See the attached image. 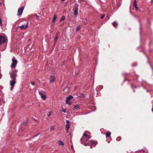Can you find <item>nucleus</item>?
Instances as JSON below:
<instances>
[{"label": "nucleus", "instance_id": "1", "mask_svg": "<svg viewBox=\"0 0 153 153\" xmlns=\"http://www.w3.org/2000/svg\"><path fill=\"white\" fill-rule=\"evenodd\" d=\"M10 78L12 79H16V76H17L16 73L13 71H11L10 72Z\"/></svg>", "mask_w": 153, "mask_h": 153}, {"label": "nucleus", "instance_id": "2", "mask_svg": "<svg viewBox=\"0 0 153 153\" xmlns=\"http://www.w3.org/2000/svg\"><path fill=\"white\" fill-rule=\"evenodd\" d=\"M17 63V61L15 58L13 57L12 59V62L11 64L10 67L11 68H15L16 66Z\"/></svg>", "mask_w": 153, "mask_h": 153}, {"label": "nucleus", "instance_id": "3", "mask_svg": "<svg viewBox=\"0 0 153 153\" xmlns=\"http://www.w3.org/2000/svg\"><path fill=\"white\" fill-rule=\"evenodd\" d=\"M73 96L71 95H70L66 99V103L67 104H68L69 105H71V103L69 102L70 100H72L73 98Z\"/></svg>", "mask_w": 153, "mask_h": 153}, {"label": "nucleus", "instance_id": "4", "mask_svg": "<svg viewBox=\"0 0 153 153\" xmlns=\"http://www.w3.org/2000/svg\"><path fill=\"white\" fill-rule=\"evenodd\" d=\"M24 7H22L19 8L18 11L17 15L18 16H21L22 13V12L24 10Z\"/></svg>", "mask_w": 153, "mask_h": 153}, {"label": "nucleus", "instance_id": "5", "mask_svg": "<svg viewBox=\"0 0 153 153\" xmlns=\"http://www.w3.org/2000/svg\"><path fill=\"white\" fill-rule=\"evenodd\" d=\"M6 39L4 36H0V45L6 42Z\"/></svg>", "mask_w": 153, "mask_h": 153}, {"label": "nucleus", "instance_id": "6", "mask_svg": "<svg viewBox=\"0 0 153 153\" xmlns=\"http://www.w3.org/2000/svg\"><path fill=\"white\" fill-rule=\"evenodd\" d=\"M10 82V84L11 85V90H12L14 87V85L16 83V79H12Z\"/></svg>", "mask_w": 153, "mask_h": 153}, {"label": "nucleus", "instance_id": "7", "mask_svg": "<svg viewBox=\"0 0 153 153\" xmlns=\"http://www.w3.org/2000/svg\"><path fill=\"white\" fill-rule=\"evenodd\" d=\"M28 26V22H27L26 24V25H22L20 26H18L19 27H20V29L22 30L25 29Z\"/></svg>", "mask_w": 153, "mask_h": 153}, {"label": "nucleus", "instance_id": "8", "mask_svg": "<svg viewBox=\"0 0 153 153\" xmlns=\"http://www.w3.org/2000/svg\"><path fill=\"white\" fill-rule=\"evenodd\" d=\"M39 94L41 96L42 98L44 100H45L46 99V96L45 95L43 94L42 92L39 91Z\"/></svg>", "mask_w": 153, "mask_h": 153}, {"label": "nucleus", "instance_id": "9", "mask_svg": "<svg viewBox=\"0 0 153 153\" xmlns=\"http://www.w3.org/2000/svg\"><path fill=\"white\" fill-rule=\"evenodd\" d=\"M78 8L76 7H75L74 8V14L76 15V16H77L78 14Z\"/></svg>", "mask_w": 153, "mask_h": 153}, {"label": "nucleus", "instance_id": "10", "mask_svg": "<svg viewBox=\"0 0 153 153\" xmlns=\"http://www.w3.org/2000/svg\"><path fill=\"white\" fill-rule=\"evenodd\" d=\"M55 77L53 76H51L50 78V83H52L54 81Z\"/></svg>", "mask_w": 153, "mask_h": 153}, {"label": "nucleus", "instance_id": "11", "mask_svg": "<svg viewBox=\"0 0 153 153\" xmlns=\"http://www.w3.org/2000/svg\"><path fill=\"white\" fill-rule=\"evenodd\" d=\"M59 34V33H57L56 35V37L55 38V39H54V43L55 44L57 40H58V38Z\"/></svg>", "mask_w": 153, "mask_h": 153}, {"label": "nucleus", "instance_id": "12", "mask_svg": "<svg viewBox=\"0 0 153 153\" xmlns=\"http://www.w3.org/2000/svg\"><path fill=\"white\" fill-rule=\"evenodd\" d=\"M134 6L135 7L137 10H138L139 9V7H137V5L136 0H134V3L133 4Z\"/></svg>", "mask_w": 153, "mask_h": 153}, {"label": "nucleus", "instance_id": "13", "mask_svg": "<svg viewBox=\"0 0 153 153\" xmlns=\"http://www.w3.org/2000/svg\"><path fill=\"white\" fill-rule=\"evenodd\" d=\"M74 107L73 108L74 110L78 109L79 107V105H74Z\"/></svg>", "mask_w": 153, "mask_h": 153}, {"label": "nucleus", "instance_id": "14", "mask_svg": "<svg viewBox=\"0 0 153 153\" xmlns=\"http://www.w3.org/2000/svg\"><path fill=\"white\" fill-rule=\"evenodd\" d=\"M112 24L115 28L117 27L118 25V23L117 22H114L112 23Z\"/></svg>", "mask_w": 153, "mask_h": 153}, {"label": "nucleus", "instance_id": "15", "mask_svg": "<svg viewBox=\"0 0 153 153\" xmlns=\"http://www.w3.org/2000/svg\"><path fill=\"white\" fill-rule=\"evenodd\" d=\"M58 144L59 145L63 146L64 145L63 142L61 140H59L58 142Z\"/></svg>", "mask_w": 153, "mask_h": 153}, {"label": "nucleus", "instance_id": "16", "mask_svg": "<svg viewBox=\"0 0 153 153\" xmlns=\"http://www.w3.org/2000/svg\"><path fill=\"white\" fill-rule=\"evenodd\" d=\"M56 18V14H54L53 18V19L52 20V22H54L55 21V19Z\"/></svg>", "mask_w": 153, "mask_h": 153}, {"label": "nucleus", "instance_id": "17", "mask_svg": "<svg viewBox=\"0 0 153 153\" xmlns=\"http://www.w3.org/2000/svg\"><path fill=\"white\" fill-rule=\"evenodd\" d=\"M69 90V89L68 88H65L64 90V91L65 93L68 92Z\"/></svg>", "mask_w": 153, "mask_h": 153}, {"label": "nucleus", "instance_id": "18", "mask_svg": "<svg viewBox=\"0 0 153 153\" xmlns=\"http://www.w3.org/2000/svg\"><path fill=\"white\" fill-rule=\"evenodd\" d=\"M111 133L109 131H108L107 132V133L106 134V137H110L111 135Z\"/></svg>", "mask_w": 153, "mask_h": 153}, {"label": "nucleus", "instance_id": "19", "mask_svg": "<svg viewBox=\"0 0 153 153\" xmlns=\"http://www.w3.org/2000/svg\"><path fill=\"white\" fill-rule=\"evenodd\" d=\"M55 126H52L50 127L51 131L53 130L54 129Z\"/></svg>", "mask_w": 153, "mask_h": 153}, {"label": "nucleus", "instance_id": "20", "mask_svg": "<svg viewBox=\"0 0 153 153\" xmlns=\"http://www.w3.org/2000/svg\"><path fill=\"white\" fill-rule=\"evenodd\" d=\"M70 128V124H67L66 125V130H68Z\"/></svg>", "mask_w": 153, "mask_h": 153}, {"label": "nucleus", "instance_id": "21", "mask_svg": "<svg viewBox=\"0 0 153 153\" xmlns=\"http://www.w3.org/2000/svg\"><path fill=\"white\" fill-rule=\"evenodd\" d=\"M65 19V16H63L62 17L60 20V22L64 20Z\"/></svg>", "mask_w": 153, "mask_h": 153}, {"label": "nucleus", "instance_id": "22", "mask_svg": "<svg viewBox=\"0 0 153 153\" xmlns=\"http://www.w3.org/2000/svg\"><path fill=\"white\" fill-rule=\"evenodd\" d=\"M80 27L79 26H77L76 28V31H78L80 29Z\"/></svg>", "mask_w": 153, "mask_h": 153}, {"label": "nucleus", "instance_id": "23", "mask_svg": "<svg viewBox=\"0 0 153 153\" xmlns=\"http://www.w3.org/2000/svg\"><path fill=\"white\" fill-rule=\"evenodd\" d=\"M91 143L93 144H94V145H95V144H96V142H94V141L93 140H91L90 141Z\"/></svg>", "mask_w": 153, "mask_h": 153}, {"label": "nucleus", "instance_id": "24", "mask_svg": "<svg viewBox=\"0 0 153 153\" xmlns=\"http://www.w3.org/2000/svg\"><path fill=\"white\" fill-rule=\"evenodd\" d=\"M121 139V137H117V140H118V141H120V140Z\"/></svg>", "mask_w": 153, "mask_h": 153}, {"label": "nucleus", "instance_id": "25", "mask_svg": "<svg viewBox=\"0 0 153 153\" xmlns=\"http://www.w3.org/2000/svg\"><path fill=\"white\" fill-rule=\"evenodd\" d=\"M101 19H103L104 17L105 16V14L103 15V14H101Z\"/></svg>", "mask_w": 153, "mask_h": 153}, {"label": "nucleus", "instance_id": "26", "mask_svg": "<svg viewBox=\"0 0 153 153\" xmlns=\"http://www.w3.org/2000/svg\"><path fill=\"white\" fill-rule=\"evenodd\" d=\"M30 83L33 85H34L35 84L34 82H33L32 81H31L30 82Z\"/></svg>", "mask_w": 153, "mask_h": 153}, {"label": "nucleus", "instance_id": "27", "mask_svg": "<svg viewBox=\"0 0 153 153\" xmlns=\"http://www.w3.org/2000/svg\"><path fill=\"white\" fill-rule=\"evenodd\" d=\"M52 113V111H50L49 112V114L48 115V117H49L51 115V114Z\"/></svg>", "mask_w": 153, "mask_h": 153}, {"label": "nucleus", "instance_id": "28", "mask_svg": "<svg viewBox=\"0 0 153 153\" xmlns=\"http://www.w3.org/2000/svg\"><path fill=\"white\" fill-rule=\"evenodd\" d=\"M0 25L1 26L2 25V21L0 19Z\"/></svg>", "mask_w": 153, "mask_h": 153}, {"label": "nucleus", "instance_id": "29", "mask_svg": "<svg viewBox=\"0 0 153 153\" xmlns=\"http://www.w3.org/2000/svg\"><path fill=\"white\" fill-rule=\"evenodd\" d=\"M66 123H67V124H69V121H68V120H66Z\"/></svg>", "mask_w": 153, "mask_h": 153}, {"label": "nucleus", "instance_id": "30", "mask_svg": "<svg viewBox=\"0 0 153 153\" xmlns=\"http://www.w3.org/2000/svg\"><path fill=\"white\" fill-rule=\"evenodd\" d=\"M83 136H85L86 137H87V135L86 134H84Z\"/></svg>", "mask_w": 153, "mask_h": 153}, {"label": "nucleus", "instance_id": "31", "mask_svg": "<svg viewBox=\"0 0 153 153\" xmlns=\"http://www.w3.org/2000/svg\"><path fill=\"white\" fill-rule=\"evenodd\" d=\"M62 111L63 112L65 113V112H66V111L65 110L63 109L62 110Z\"/></svg>", "mask_w": 153, "mask_h": 153}, {"label": "nucleus", "instance_id": "32", "mask_svg": "<svg viewBox=\"0 0 153 153\" xmlns=\"http://www.w3.org/2000/svg\"><path fill=\"white\" fill-rule=\"evenodd\" d=\"M87 139H86V140H87L88 139H89V137L88 136H87Z\"/></svg>", "mask_w": 153, "mask_h": 153}, {"label": "nucleus", "instance_id": "33", "mask_svg": "<svg viewBox=\"0 0 153 153\" xmlns=\"http://www.w3.org/2000/svg\"><path fill=\"white\" fill-rule=\"evenodd\" d=\"M68 130H66V132L67 133H68Z\"/></svg>", "mask_w": 153, "mask_h": 153}, {"label": "nucleus", "instance_id": "34", "mask_svg": "<svg viewBox=\"0 0 153 153\" xmlns=\"http://www.w3.org/2000/svg\"><path fill=\"white\" fill-rule=\"evenodd\" d=\"M38 134L36 135H34L33 137L36 136H38Z\"/></svg>", "mask_w": 153, "mask_h": 153}, {"label": "nucleus", "instance_id": "35", "mask_svg": "<svg viewBox=\"0 0 153 153\" xmlns=\"http://www.w3.org/2000/svg\"><path fill=\"white\" fill-rule=\"evenodd\" d=\"M14 71L16 73V72H17V70H15V71Z\"/></svg>", "mask_w": 153, "mask_h": 153}, {"label": "nucleus", "instance_id": "36", "mask_svg": "<svg viewBox=\"0 0 153 153\" xmlns=\"http://www.w3.org/2000/svg\"><path fill=\"white\" fill-rule=\"evenodd\" d=\"M65 1V0H61V1Z\"/></svg>", "mask_w": 153, "mask_h": 153}, {"label": "nucleus", "instance_id": "37", "mask_svg": "<svg viewBox=\"0 0 153 153\" xmlns=\"http://www.w3.org/2000/svg\"><path fill=\"white\" fill-rule=\"evenodd\" d=\"M152 111L153 112V107L152 108Z\"/></svg>", "mask_w": 153, "mask_h": 153}, {"label": "nucleus", "instance_id": "38", "mask_svg": "<svg viewBox=\"0 0 153 153\" xmlns=\"http://www.w3.org/2000/svg\"><path fill=\"white\" fill-rule=\"evenodd\" d=\"M34 120H36V119H34Z\"/></svg>", "mask_w": 153, "mask_h": 153}]
</instances>
